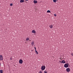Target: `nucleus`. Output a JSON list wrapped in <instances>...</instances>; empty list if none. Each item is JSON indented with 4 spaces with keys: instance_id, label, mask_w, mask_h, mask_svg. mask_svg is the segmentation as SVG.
I'll return each instance as SVG.
<instances>
[{
    "instance_id": "1",
    "label": "nucleus",
    "mask_w": 73,
    "mask_h": 73,
    "mask_svg": "<svg viewBox=\"0 0 73 73\" xmlns=\"http://www.w3.org/2000/svg\"><path fill=\"white\" fill-rule=\"evenodd\" d=\"M45 67H46L45 66H42V67L41 68V69L42 70H44L45 69Z\"/></svg>"
},
{
    "instance_id": "2",
    "label": "nucleus",
    "mask_w": 73,
    "mask_h": 73,
    "mask_svg": "<svg viewBox=\"0 0 73 73\" xmlns=\"http://www.w3.org/2000/svg\"><path fill=\"white\" fill-rule=\"evenodd\" d=\"M53 25L52 24H51L49 25V27L50 29H52L53 28Z\"/></svg>"
},
{
    "instance_id": "3",
    "label": "nucleus",
    "mask_w": 73,
    "mask_h": 73,
    "mask_svg": "<svg viewBox=\"0 0 73 73\" xmlns=\"http://www.w3.org/2000/svg\"><path fill=\"white\" fill-rule=\"evenodd\" d=\"M3 60V57L2 55H0V61Z\"/></svg>"
},
{
    "instance_id": "4",
    "label": "nucleus",
    "mask_w": 73,
    "mask_h": 73,
    "mask_svg": "<svg viewBox=\"0 0 73 73\" xmlns=\"http://www.w3.org/2000/svg\"><path fill=\"white\" fill-rule=\"evenodd\" d=\"M68 67L67 64H65L64 65V67L65 68H67Z\"/></svg>"
},
{
    "instance_id": "5",
    "label": "nucleus",
    "mask_w": 73,
    "mask_h": 73,
    "mask_svg": "<svg viewBox=\"0 0 73 73\" xmlns=\"http://www.w3.org/2000/svg\"><path fill=\"white\" fill-rule=\"evenodd\" d=\"M19 62V64H22L23 63V60H20Z\"/></svg>"
},
{
    "instance_id": "6",
    "label": "nucleus",
    "mask_w": 73,
    "mask_h": 73,
    "mask_svg": "<svg viewBox=\"0 0 73 73\" xmlns=\"http://www.w3.org/2000/svg\"><path fill=\"white\" fill-rule=\"evenodd\" d=\"M66 70L67 71V72H68L70 71V69L69 68H67L66 69Z\"/></svg>"
},
{
    "instance_id": "7",
    "label": "nucleus",
    "mask_w": 73,
    "mask_h": 73,
    "mask_svg": "<svg viewBox=\"0 0 73 73\" xmlns=\"http://www.w3.org/2000/svg\"><path fill=\"white\" fill-rule=\"evenodd\" d=\"M66 63V62L64 60H63L62 61V63Z\"/></svg>"
},
{
    "instance_id": "8",
    "label": "nucleus",
    "mask_w": 73,
    "mask_h": 73,
    "mask_svg": "<svg viewBox=\"0 0 73 73\" xmlns=\"http://www.w3.org/2000/svg\"><path fill=\"white\" fill-rule=\"evenodd\" d=\"M32 33H36V32L35 30H33L32 31Z\"/></svg>"
},
{
    "instance_id": "9",
    "label": "nucleus",
    "mask_w": 73,
    "mask_h": 73,
    "mask_svg": "<svg viewBox=\"0 0 73 73\" xmlns=\"http://www.w3.org/2000/svg\"><path fill=\"white\" fill-rule=\"evenodd\" d=\"M20 3H23L24 2V0H20Z\"/></svg>"
},
{
    "instance_id": "10",
    "label": "nucleus",
    "mask_w": 73,
    "mask_h": 73,
    "mask_svg": "<svg viewBox=\"0 0 73 73\" xmlns=\"http://www.w3.org/2000/svg\"><path fill=\"white\" fill-rule=\"evenodd\" d=\"M34 2L35 4L37 3V1L36 0H34Z\"/></svg>"
},
{
    "instance_id": "11",
    "label": "nucleus",
    "mask_w": 73,
    "mask_h": 73,
    "mask_svg": "<svg viewBox=\"0 0 73 73\" xmlns=\"http://www.w3.org/2000/svg\"><path fill=\"white\" fill-rule=\"evenodd\" d=\"M47 13H50V10H47Z\"/></svg>"
},
{
    "instance_id": "12",
    "label": "nucleus",
    "mask_w": 73,
    "mask_h": 73,
    "mask_svg": "<svg viewBox=\"0 0 73 73\" xmlns=\"http://www.w3.org/2000/svg\"><path fill=\"white\" fill-rule=\"evenodd\" d=\"M34 44V42H32L31 43V44L32 46H33Z\"/></svg>"
},
{
    "instance_id": "13",
    "label": "nucleus",
    "mask_w": 73,
    "mask_h": 73,
    "mask_svg": "<svg viewBox=\"0 0 73 73\" xmlns=\"http://www.w3.org/2000/svg\"><path fill=\"white\" fill-rule=\"evenodd\" d=\"M29 40V38H27V39H26V41H28Z\"/></svg>"
},
{
    "instance_id": "14",
    "label": "nucleus",
    "mask_w": 73,
    "mask_h": 73,
    "mask_svg": "<svg viewBox=\"0 0 73 73\" xmlns=\"http://www.w3.org/2000/svg\"><path fill=\"white\" fill-rule=\"evenodd\" d=\"M56 0H53V2L55 3H56Z\"/></svg>"
},
{
    "instance_id": "15",
    "label": "nucleus",
    "mask_w": 73,
    "mask_h": 73,
    "mask_svg": "<svg viewBox=\"0 0 73 73\" xmlns=\"http://www.w3.org/2000/svg\"><path fill=\"white\" fill-rule=\"evenodd\" d=\"M0 73H3V71L2 70H0Z\"/></svg>"
},
{
    "instance_id": "16",
    "label": "nucleus",
    "mask_w": 73,
    "mask_h": 73,
    "mask_svg": "<svg viewBox=\"0 0 73 73\" xmlns=\"http://www.w3.org/2000/svg\"><path fill=\"white\" fill-rule=\"evenodd\" d=\"M35 52L37 54H38V52L36 50Z\"/></svg>"
},
{
    "instance_id": "17",
    "label": "nucleus",
    "mask_w": 73,
    "mask_h": 73,
    "mask_svg": "<svg viewBox=\"0 0 73 73\" xmlns=\"http://www.w3.org/2000/svg\"><path fill=\"white\" fill-rule=\"evenodd\" d=\"M10 5L11 6H13V4L12 3L10 4Z\"/></svg>"
},
{
    "instance_id": "18",
    "label": "nucleus",
    "mask_w": 73,
    "mask_h": 73,
    "mask_svg": "<svg viewBox=\"0 0 73 73\" xmlns=\"http://www.w3.org/2000/svg\"><path fill=\"white\" fill-rule=\"evenodd\" d=\"M54 15L55 16V17H56V15L55 14H54Z\"/></svg>"
},
{
    "instance_id": "19",
    "label": "nucleus",
    "mask_w": 73,
    "mask_h": 73,
    "mask_svg": "<svg viewBox=\"0 0 73 73\" xmlns=\"http://www.w3.org/2000/svg\"><path fill=\"white\" fill-rule=\"evenodd\" d=\"M10 60L11 61H12V58H10Z\"/></svg>"
},
{
    "instance_id": "20",
    "label": "nucleus",
    "mask_w": 73,
    "mask_h": 73,
    "mask_svg": "<svg viewBox=\"0 0 73 73\" xmlns=\"http://www.w3.org/2000/svg\"><path fill=\"white\" fill-rule=\"evenodd\" d=\"M44 73H47V72L46 71H45L44 72Z\"/></svg>"
},
{
    "instance_id": "21",
    "label": "nucleus",
    "mask_w": 73,
    "mask_h": 73,
    "mask_svg": "<svg viewBox=\"0 0 73 73\" xmlns=\"http://www.w3.org/2000/svg\"><path fill=\"white\" fill-rule=\"evenodd\" d=\"M39 73H42V72L41 71H40Z\"/></svg>"
},
{
    "instance_id": "22",
    "label": "nucleus",
    "mask_w": 73,
    "mask_h": 73,
    "mask_svg": "<svg viewBox=\"0 0 73 73\" xmlns=\"http://www.w3.org/2000/svg\"><path fill=\"white\" fill-rule=\"evenodd\" d=\"M71 55L72 56H73V54H71Z\"/></svg>"
},
{
    "instance_id": "23",
    "label": "nucleus",
    "mask_w": 73,
    "mask_h": 73,
    "mask_svg": "<svg viewBox=\"0 0 73 73\" xmlns=\"http://www.w3.org/2000/svg\"><path fill=\"white\" fill-rule=\"evenodd\" d=\"M67 65H68H68H69V63H67Z\"/></svg>"
},
{
    "instance_id": "24",
    "label": "nucleus",
    "mask_w": 73,
    "mask_h": 73,
    "mask_svg": "<svg viewBox=\"0 0 73 73\" xmlns=\"http://www.w3.org/2000/svg\"><path fill=\"white\" fill-rule=\"evenodd\" d=\"M25 0L26 1H29V0Z\"/></svg>"
},
{
    "instance_id": "25",
    "label": "nucleus",
    "mask_w": 73,
    "mask_h": 73,
    "mask_svg": "<svg viewBox=\"0 0 73 73\" xmlns=\"http://www.w3.org/2000/svg\"><path fill=\"white\" fill-rule=\"evenodd\" d=\"M35 51H36V48H35Z\"/></svg>"
},
{
    "instance_id": "26",
    "label": "nucleus",
    "mask_w": 73,
    "mask_h": 73,
    "mask_svg": "<svg viewBox=\"0 0 73 73\" xmlns=\"http://www.w3.org/2000/svg\"><path fill=\"white\" fill-rule=\"evenodd\" d=\"M35 48H36V47L35 46Z\"/></svg>"
},
{
    "instance_id": "27",
    "label": "nucleus",
    "mask_w": 73,
    "mask_h": 73,
    "mask_svg": "<svg viewBox=\"0 0 73 73\" xmlns=\"http://www.w3.org/2000/svg\"><path fill=\"white\" fill-rule=\"evenodd\" d=\"M1 65V64L0 63V65Z\"/></svg>"
},
{
    "instance_id": "28",
    "label": "nucleus",
    "mask_w": 73,
    "mask_h": 73,
    "mask_svg": "<svg viewBox=\"0 0 73 73\" xmlns=\"http://www.w3.org/2000/svg\"><path fill=\"white\" fill-rule=\"evenodd\" d=\"M56 0V1H58V0Z\"/></svg>"
},
{
    "instance_id": "29",
    "label": "nucleus",
    "mask_w": 73,
    "mask_h": 73,
    "mask_svg": "<svg viewBox=\"0 0 73 73\" xmlns=\"http://www.w3.org/2000/svg\"><path fill=\"white\" fill-rule=\"evenodd\" d=\"M59 62H60L61 61H59Z\"/></svg>"
}]
</instances>
